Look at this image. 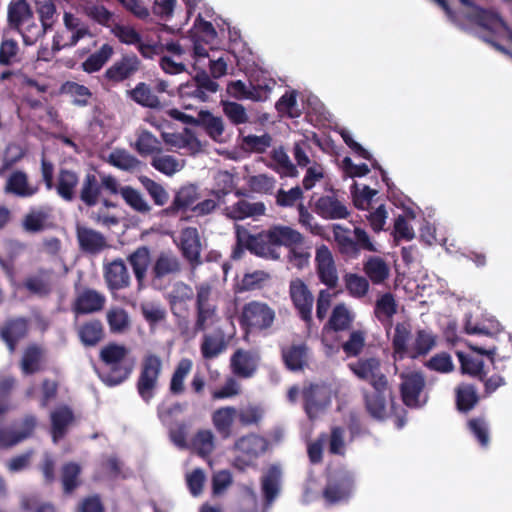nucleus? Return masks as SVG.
Instances as JSON below:
<instances>
[{"instance_id": "obj_1", "label": "nucleus", "mask_w": 512, "mask_h": 512, "mask_svg": "<svg viewBox=\"0 0 512 512\" xmlns=\"http://www.w3.org/2000/svg\"><path fill=\"white\" fill-rule=\"evenodd\" d=\"M352 374L360 381L367 383L371 390L363 389L362 397L366 412L377 421L386 420L390 413L395 417L398 429L407 422V411L396 405L392 386L380 358L375 356L359 357L347 364Z\"/></svg>"}, {"instance_id": "obj_2", "label": "nucleus", "mask_w": 512, "mask_h": 512, "mask_svg": "<svg viewBox=\"0 0 512 512\" xmlns=\"http://www.w3.org/2000/svg\"><path fill=\"white\" fill-rule=\"evenodd\" d=\"M126 260L132 269L138 290L146 287L149 268L150 284L158 290L164 288L165 279L174 277L182 271L181 261L172 251H162L152 261L151 250L146 245L138 246L127 255Z\"/></svg>"}, {"instance_id": "obj_3", "label": "nucleus", "mask_w": 512, "mask_h": 512, "mask_svg": "<svg viewBox=\"0 0 512 512\" xmlns=\"http://www.w3.org/2000/svg\"><path fill=\"white\" fill-rule=\"evenodd\" d=\"M195 318H182L181 336L192 339L204 332L218 317V292L209 282L195 285Z\"/></svg>"}, {"instance_id": "obj_4", "label": "nucleus", "mask_w": 512, "mask_h": 512, "mask_svg": "<svg viewBox=\"0 0 512 512\" xmlns=\"http://www.w3.org/2000/svg\"><path fill=\"white\" fill-rule=\"evenodd\" d=\"M249 252L256 256L277 260L280 257L281 246L300 245L304 241L303 235L289 226H273L258 234L249 233Z\"/></svg>"}, {"instance_id": "obj_5", "label": "nucleus", "mask_w": 512, "mask_h": 512, "mask_svg": "<svg viewBox=\"0 0 512 512\" xmlns=\"http://www.w3.org/2000/svg\"><path fill=\"white\" fill-rule=\"evenodd\" d=\"M129 349L122 344L110 342L99 351L101 366L95 371L99 379L108 387L124 383L132 374L134 365L126 362Z\"/></svg>"}, {"instance_id": "obj_6", "label": "nucleus", "mask_w": 512, "mask_h": 512, "mask_svg": "<svg viewBox=\"0 0 512 512\" xmlns=\"http://www.w3.org/2000/svg\"><path fill=\"white\" fill-rule=\"evenodd\" d=\"M332 232L339 253L346 258L356 259L362 250L369 252L377 251L368 233L360 227L354 228L353 237L351 230L340 224H334Z\"/></svg>"}, {"instance_id": "obj_7", "label": "nucleus", "mask_w": 512, "mask_h": 512, "mask_svg": "<svg viewBox=\"0 0 512 512\" xmlns=\"http://www.w3.org/2000/svg\"><path fill=\"white\" fill-rule=\"evenodd\" d=\"M103 191L111 195L118 194L119 183L117 179L110 174H102L98 177L94 173H87L81 182L77 198L86 207H94L100 203Z\"/></svg>"}, {"instance_id": "obj_8", "label": "nucleus", "mask_w": 512, "mask_h": 512, "mask_svg": "<svg viewBox=\"0 0 512 512\" xmlns=\"http://www.w3.org/2000/svg\"><path fill=\"white\" fill-rule=\"evenodd\" d=\"M275 317V310L266 302L252 300L243 305L238 320L243 330L252 333L271 328Z\"/></svg>"}, {"instance_id": "obj_9", "label": "nucleus", "mask_w": 512, "mask_h": 512, "mask_svg": "<svg viewBox=\"0 0 512 512\" xmlns=\"http://www.w3.org/2000/svg\"><path fill=\"white\" fill-rule=\"evenodd\" d=\"M161 373L162 360L160 356L154 353L146 354L140 364L136 389L141 399L147 404L156 394Z\"/></svg>"}, {"instance_id": "obj_10", "label": "nucleus", "mask_w": 512, "mask_h": 512, "mask_svg": "<svg viewBox=\"0 0 512 512\" xmlns=\"http://www.w3.org/2000/svg\"><path fill=\"white\" fill-rule=\"evenodd\" d=\"M63 24L65 29L71 34L67 36L64 32L60 31L55 33L52 40V50L55 52L75 47L81 39L92 36L88 25L71 12H64Z\"/></svg>"}, {"instance_id": "obj_11", "label": "nucleus", "mask_w": 512, "mask_h": 512, "mask_svg": "<svg viewBox=\"0 0 512 512\" xmlns=\"http://www.w3.org/2000/svg\"><path fill=\"white\" fill-rule=\"evenodd\" d=\"M289 296L301 320L310 325L312 323L314 296L301 278L290 281Z\"/></svg>"}, {"instance_id": "obj_12", "label": "nucleus", "mask_w": 512, "mask_h": 512, "mask_svg": "<svg viewBox=\"0 0 512 512\" xmlns=\"http://www.w3.org/2000/svg\"><path fill=\"white\" fill-rule=\"evenodd\" d=\"M315 271L318 280L321 284L325 285L327 289H334L338 286L339 275L337 266L332 252L324 244L316 249Z\"/></svg>"}, {"instance_id": "obj_13", "label": "nucleus", "mask_w": 512, "mask_h": 512, "mask_svg": "<svg viewBox=\"0 0 512 512\" xmlns=\"http://www.w3.org/2000/svg\"><path fill=\"white\" fill-rule=\"evenodd\" d=\"M194 297L192 287L185 282L175 284L171 293L167 297L172 315L175 318V324L181 334L182 318H187L189 314L188 302Z\"/></svg>"}, {"instance_id": "obj_14", "label": "nucleus", "mask_w": 512, "mask_h": 512, "mask_svg": "<svg viewBox=\"0 0 512 512\" xmlns=\"http://www.w3.org/2000/svg\"><path fill=\"white\" fill-rule=\"evenodd\" d=\"M400 395L402 402L409 408L421 407L420 395L425 387V378L421 372H403L400 374Z\"/></svg>"}, {"instance_id": "obj_15", "label": "nucleus", "mask_w": 512, "mask_h": 512, "mask_svg": "<svg viewBox=\"0 0 512 512\" xmlns=\"http://www.w3.org/2000/svg\"><path fill=\"white\" fill-rule=\"evenodd\" d=\"M140 68L141 61L135 54H125L106 69L103 79L116 85L131 79Z\"/></svg>"}, {"instance_id": "obj_16", "label": "nucleus", "mask_w": 512, "mask_h": 512, "mask_svg": "<svg viewBox=\"0 0 512 512\" xmlns=\"http://www.w3.org/2000/svg\"><path fill=\"white\" fill-rule=\"evenodd\" d=\"M179 250L192 270L203 264L201 258L202 244L197 228L186 227L181 231Z\"/></svg>"}, {"instance_id": "obj_17", "label": "nucleus", "mask_w": 512, "mask_h": 512, "mask_svg": "<svg viewBox=\"0 0 512 512\" xmlns=\"http://www.w3.org/2000/svg\"><path fill=\"white\" fill-rule=\"evenodd\" d=\"M30 322L26 317L8 318L0 328V338L8 350L15 352L18 343L29 334Z\"/></svg>"}, {"instance_id": "obj_18", "label": "nucleus", "mask_w": 512, "mask_h": 512, "mask_svg": "<svg viewBox=\"0 0 512 512\" xmlns=\"http://www.w3.org/2000/svg\"><path fill=\"white\" fill-rule=\"evenodd\" d=\"M304 410L309 419L317 417L329 403V394L324 385L308 383L301 391Z\"/></svg>"}, {"instance_id": "obj_19", "label": "nucleus", "mask_w": 512, "mask_h": 512, "mask_svg": "<svg viewBox=\"0 0 512 512\" xmlns=\"http://www.w3.org/2000/svg\"><path fill=\"white\" fill-rule=\"evenodd\" d=\"M103 277L107 288L112 292L126 289L131 284L130 273L122 258L104 263Z\"/></svg>"}, {"instance_id": "obj_20", "label": "nucleus", "mask_w": 512, "mask_h": 512, "mask_svg": "<svg viewBox=\"0 0 512 512\" xmlns=\"http://www.w3.org/2000/svg\"><path fill=\"white\" fill-rule=\"evenodd\" d=\"M354 480L348 473L339 474L330 479L323 490V498L329 505L347 500L352 492Z\"/></svg>"}, {"instance_id": "obj_21", "label": "nucleus", "mask_w": 512, "mask_h": 512, "mask_svg": "<svg viewBox=\"0 0 512 512\" xmlns=\"http://www.w3.org/2000/svg\"><path fill=\"white\" fill-rule=\"evenodd\" d=\"M231 336L227 335L220 327L203 335L200 352L205 360H212L224 353L230 343Z\"/></svg>"}, {"instance_id": "obj_22", "label": "nucleus", "mask_w": 512, "mask_h": 512, "mask_svg": "<svg viewBox=\"0 0 512 512\" xmlns=\"http://www.w3.org/2000/svg\"><path fill=\"white\" fill-rule=\"evenodd\" d=\"M105 296L92 288H84L77 293L72 311L76 315H87L101 311L105 306Z\"/></svg>"}, {"instance_id": "obj_23", "label": "nucleus", "mask_w": 512, "mask_h": 512, "mask_svg": "<svg viewBox=\"0 0 512 512\" xmlns=\"http://www.w3.org/2000/svg\"><path fill=\"white\" fill-rule=\"evenodd\" d=\"M80 183L79 174L67 168H60L56 180L55 189L57 195L66 202H73L77 199L78 191L77 187Z\"/></svg>"}, {"instance_id": "obj_24", "label": "nucleus", "mask_w": 512, "mask_h": 512, "mask_svg": "<svg viewBox=\"0 0 512 512\" xmlns=\"http://www.w3.org/2000/svg\"><path fill=\"white\" fill-rule=\"evenodd\" d=\"M259 356L256 352L237 349L231 356L230 366L234 375L250 378L258 367Z\"/></svg>"}, {"instance_id": "obj_25", "label": "nucleus", "mask_w": 512, "mask_h": 512, "mask_svg": "<svg viewBox=\"0 0 512 512\" xmlns=\"http://www.w3.org/2000/svg\"><path fill=\"white\" fill-rule=\"evenodd\" d=\"M266 212V206L263 202H249L241 199L236 203L226 206L223 214L231 220L241 221L246 218H257L263 216Z\"/></svg>"}, {"instance_id": "obj_26", "label": "nucleus", "mask_w": 512, "mask_h": 512, "mask_svg": "<svg viewBox=\"0 0 512 512\" xmlns=\"http://www.w3.org/2000/svg\"><path fill=\"white\" fill-rule=\"evenodd\" d=\"M76 237L80 249L89 254H98L109 247L105 236L92 228L78 225Z\"/></svg>"}, {"instance_id": "obj_27", "label": "nucleus", "mask_w": 512, "mask_h": 512, "mask_svg": "<svg viewBox=\"0 0 512 512\" xmlns=\"http://www.w3.org/2000/svg\"><path fill=\"white\" fill-rule=\"evenodd\" d=\"M315 213L323 219L335 220L346 219L350 212L347 206L335 196H321L315 203Z\"/></svg>"}, {"instance_id": "obj_28", "label": "nucleus", "mask_w": 512, "mask_h": 512, "mask_svg": "<svg viewBox=\"0 0 512 512\" xmlns=\"http://www.w3.org/2000/svg\"><path fill=\"white\" fill-rule=\"evenodd\" d=\"M199 198L198 188L194 184L184 185L175 193L170 206L162 210L165 216H176L179 211L191 207Z\"/></svg>"}, {"instance_id": "obj_29", "label": "nucleus", "mask_w": 512, "mask_h": 512, "mask_svg": "<svg viewBox=\"0 0 512 512\" xmlns=\"http://www.w3.org/2000/svg\"><path fill=\"white\" fill-rule=\"evenodd\" d=\"M36 427V418L32 415L26 416L22 421L20 431H13L9 428L0 427V447L10 448L23 440L29 438Z\"/></svg>"}, {"instance_id": "obj_30", "label": "nucleus", "mask_w": 512, "mask_h": 512, "mask_svg": "<svg viewBox=\"0 0 512 512\" xmlns=\"http://www.w3.org/2000/svg\"><path fill=\"white\" fill-rule=\"evenodd\" d=\"M33 10L27 0H11L7 9V22L10 29L20 31L21 27L32 21Z\"/></svg>"}, {"instance_id": "obj_31", "label": "nucleus", "mask_w": 512, "mask_h": 512, "mask_svg": "<svg viewBox=\"0 0 512 512\" xmlns=\"http://www.w3.org/2000/svg\"><path fill=\"white\" fill-rule=\"evenodd\" d=\"M77 336L85 347H94L105 337V329L100 319H89L76 327Z\"/></svg>"}, {"instance_id": "obj_32", "label": "nucleus", "mask_w": 512, "mask_h": 512, "mask_svg": "<svg viewBox=\"0 0 512 512\" xmlns=\"http://www.w3.org/2000/svg\"><path fill=\"white\" fill-rule=\"evenodd\" d=\"M237 417V408L224 406L216 409L211 416L212 424L222 439L232 436V428Z\"/></svg>"}, {"instance_id": "obj_33", "label": "nucleus", "mask_w": 512, "mask_h": 512, "mask_svg": "<svg viewBox=\"0 0 512 512\" xmlns=\"http://www.w3.org/2000/svg\"><path fill=\"white\" fill-rule=\"evenodd\" d=\"M281 469L271 465L261 478V490L265 506H271L280 492Z\"/></svg>"}, {"instance_id": "obj_34", "label": "nucleus", "mask_w": 512, "mask_h": 512, "mask_svg": "<svg viewBox=\"0 0 512 512\" xmlns=\"http://www.w3.org/2000/svg\"><path fill=\"white\" fill-rule=\"evenodd\" d=\"M354 314L345 303H338L332 309L331 315L323 327L324 331L341 332L351 328Z\"/></svg>"}, {"instance_id": "obj_35", "label": "nucleus", "mask_w": 512, "mask_h": 512, "mask_svg": "<svg viewBox=\"0 0 512 512\" xmlns=\"http://www.w3.org/2000/svg\"><path fill=\"white\" fill-rule=\"evenodd\" d=\"M52 209L48 206L31 208L22 220V227L26 232L39 233L48 226Z\"/></svg>"}, {"instance_id": "obj_36", "label": "nucleus", "mask_w": 512, "mask_h": 512, "mask_svg": "<svg viewBox=\"0 0 512 512\" xmlns=\"http://www.w3.org/2000/svg\"><path fill=\"white\" fill-rule=\"evenodd\" d=\"M45 350L42 346L32 343L23 352L20 368L24 375H33L42 370Z\"/></svg>"}, {"instance_id": "obj_37", "label": "nucleus", "mask_w": 512, "mask_h": 512, "mask_svg": "<svg viewBox=\"0 0 512 512\" xmlns=\"http://www.w3.org/2000/svg\"><path fill=\"white\" fill-rule=\"evenodd\" d=\"M50 419L51 434L53 441L56 443L65 436L69 425L74 421V414L68 406H61L51 413Z\"/></svg>"}, {"instance_id": "obj_38", "label": "nucleus", "mask_w": 512, "mask_h": 512, "mask_svg": "<svg viewBox=\"0 0 512 512\" xmlns=\"http://www.w3.org/2000/svg\"><path fill=\"white\" fill-rule=\"evenodd\" d=\"M193 125L202 127L206 134L216 142L221 141L225 130L223 119L208 110H201L197 120H193Z\"/></svg>"}, {"instance_id": "obj_39", "label": "nucleus", "mask_w": 512, "mask_h": 512, "mask_svg": "<svg viewBox=\"0 0 512 512\" xmlns=\"http://www.w3.org/2000/svg\"><path fill=\"white\" fill-rule=\"evenodd\" d=\"M81 473L82 468L76 462L70 461L62 465L60 480L64 495H72L81 486Z\"/></svg>"}, {"instance_id": "obj_40", "label": "nucleus", "mask_w": 512, "mask_h": 512, "mask_svg": "<svg viewBox=\"0 0 512 512\" xmlns=\"http://www.w3.org/2000/svg\"><path fill=\"white\" fill-rule=\"evenodd\" d=\"M267 446V440L256 434L243 436L235 442V448L250 460L263 454L267 450Z\"/></svg>"}, {"instance_id": "obj_41", "label": "nucleus", "mask_w": 512, "mask_h": 512, "mask_svg": "<svg viewBox=\"0 0 512 512\" xmlns=\"http://www.w3.org/2000/svg\"><path fill=\"white\" fill-rule=\"evenodd\" d=\"M480 397L475 385L460 383L455 388V404L461 413H468L478 404Z\"/></svg>"}, {"instance_id": "obj_42", "label": "nucleus", "mask_w": 512, "mask_h": 512, "mask_svg": "<svg viewBox=\"0 0 512 512\" xmlns=\"http://www.w3.org/2000/svg\"><path fill=\"white\" fill-rule=\"evenodd\" d=\"M411 326L407 322L397 323L392 338V348L394 359L402 360L409 357L410 348L408 342L411 339Z\"/></svg>"}, {"instance_id": "obj_43", "label": "nucleus", "mask_w": 512, "mask_h": 512, "mask_svg": "<svg viewBox=\"0 0 512 512\" xmlns=\"http://www.w3.org/2000/svg\"><path fill=\"white\" fill-rule=\"evenodd\" d=\"M363 271L375 285L383 283L390 274L388 264L379 256H370L363 264Z\"/></svg>"}, {"instance_id": "obj_44", "label": "nucleus", "mask_w": 512, "mask_h": 512, "mask_svg": "<svg viewBox=\"0 0 512 512\" xmlns=\"http://www.w3.org/2000/svg\"><path fill=\"white\" fill-rule=\"evenodd\" d=\"M470 9L471 11L468 13L467 18L478 26L489 31H493L497 26H504L501 17L492 10L482 8L478 5Z\"/></svg>"}, {"instance_id": "obj_45", "label": "nucleus", "mask_w": 512, "mask_h": 512, "mask_svg": "<svg viewBox=\"0 0 512 512\" xmlns=\"http://www.w3.org/2000/svg\"><path fill=\"white\" fill-rule=\"evenodd\" d=\"M128 96L142 107L151 109H157L161 107V102L158 96L145 82H139L136 84L133 89L128 91Z\"/></svg>"}, {"instance_id": "obj_46", "label": "nucleus", "mask_w": 512, "mask_h": 512, "mask_svg": "<svg viewBox=\"0 0 512 512\" xmlns=\"http://www.w3.org/2000/svg\"><path fill=\"white\" fill-rule=\"evenodd\" d=\"M113 54V47L110 44L105 43L99 48V50L92 53L84 62H82L81 68L84 72L89 74L98 72L109 61Z\"/></svg>"}, {"instance_id": "obj_47", "label": "nucleus", "mask_w": 512, "mask_h": 512, "mask_svg": "<svg viewBox=\"0 0 512 512\" xmlns=\"http://www.w3.org/2000/svg\"><path fill=\"white\" fill-rule=\"evenodd\" d=\"M457 356L463 374L477 378L480 381L485 380L487 372L484 370V361L481 358L463 352H459Z\"/></svg>"}, {"instance_id": "obj_48", "label": "nucleus", "mask_w": 512, "mask_h": 512, "mask_svg": "<svg viewBox=\"0 0 512 512\" xmlns=\"http://www.w3.org/2000/svg\"><path fill=\"white\" fill-rule=\"evenodd\" d=\"M134 149L141 156L159 154L162 152L160 140L148 130H141L134 145Z\"/></svg>"}, {"instance_id": "obj_49", "label": "nucleus", "mask_w": 512, "mask_h": 512, "mask_svg": "<svg viewBox=\"0 0 512 512\" xmlns=\"http://www.w3.org/2000/svg\"><path fill=\"white\" fill-rule=\"evenodd\" d=\"M84 14L93 22L107 28H112L115 22L114 13L100 3H87L83 8Z\"/></svg>"}, {"instance_id": "obj_50", "label": "nucleus", "mask_w": 512, "mask_h": 512, "mask_svg": "<svg viewBox=\"0 0 512 512\" xmlns=\"http://www.w3.org/2000/svg\"><path fill=\"white\" fill-rule=\"evenodd\" d=\"M20 47L18 42L9 37V32L4 31L0 42V65L11 66L19 62Z\"/></svg>"}, {"instance_id": "obj_51", "label": "nucleus", "mask_w": 512, "mask_h": 512, "mask_svg": "<svg viewBox=\"0 0 512 512\" xmlns=\"http://www.w3.org/2000/svg\"><path fill=\"white\" fill-rule=\"evenodd\" d=\"M192 361L188 358H182L175 367L172 374L169 390L173 395H181L185 391L184 381L192 369Z\"/></svg>"}, {"instance_id": "obj_52", "label": "nucleus", "mask_w": 512, "mask_h": 512, "mask_svg": "<svg viewBox=\"0 0 512 512\" xmlns=\"http://www.w3.org/2000/svg\"><path fill=\"white\" fill-rule=\"evenodd\" d=\"M374 313L381 323L387 321L391 324L393 316L397 313V303L394 295L390 292L381 295L375 303Z\"/></svg>"}, {"instance_id": "obj_53", "label": "nucleus", "mask_w": 512, "mask_h": 512, "mask_svg": "<svg viewBox=\"0 0 512 512\" xmlns=\"http://www.w3.org/2000/svg\"><path fill=\"white\" fill-rule=\"evenodd\" d=\"M138 180L156 206L163 207L168 203L169 193L162 184L145 175L139 176Z\"/></svg>"}, {"instance_id": "obj_54", "label": "nucleus", "mask_w": 512, "mask_h": 512, "mask_svg": "<svg viewBox=\"0 0 512 512\" xmlns=\"http://www.w3.org/2000/svg\"><path fill=\"white\" fill-rule=\"evenodd\" d=\"M118 193L121 194L126 204L134 211L141 214H148L151 212L152 207L137 189L131 186H124L119 189Z\"/></svg>"}, {"instance_id": "obj_55", "label": "nucleus", "mask_w": 512, "mask_h": 512, "mask_svg": "<svg viewBox=\"0 0 512 512\" xmlns=\"http://www.w3.org/2000/svg\"><path fill=\"white\" fill-rule=\"evenodd\" d=\"M35 10L40 23H42L46 29L52 31L59 16L54 1L35 0Z\"/></svg>"}, {"instance_id": "obj_56", "label": "nucleus", "mask_w": 512, "mask_h": 512, "mask_svg": "<svg viewBox=\"0 0 512 512\" xmlns=\"http://www.w3.org/2000/svg\"><path fill=\"white\" fill-rule=\"evenodd\" d=\"M435 344V337L431 332L424 329L418 330L415 340L410 347L409 357L415 359L419 356H424L430 352Z\"/></svg>"}, {"instance_id": "obj_57", "label": "nucleus", "mask_w": 512, "mask_h": 512, "mask_svg": "<svg viewBox=\"0 0 512 512\" xmlns=\"http://www.w3.org/2000/svg\"><path fill=\"white\" fill-rule=\"evenodd\" d=\"M61 90L63 93L70 95L73 98V105L78 107L87 106L92 97V92L88 87L72 81L65 82Z\"/></svg>"}, {"instance_id": "obj_58", "label": "nucleus", "mask_w": 512, "mask_h": 512, "mask_svg": "<svg viewBox=\"0 0 512 512\" xmlns=\"http://www.w3.org/2000/svg\"><path fill=\"white\" fill-rule=\"evenodd\" d=\"M7 190L21 197H29L37 192V188L28 186L27 175L22 171L13 172L7 181Z\"/></svg>"}, {"instance_id": "obj_59", "label": "nucleus", "mask_w": 512, "mask_h": 512, "mask_svg": "<svg viewBox=\"0 0 512 512\" xmlns=\"http://www.w3.org/2000/svg\"><path fill=\"white\" fill-rule=\"evenodd\" d=\"M235 189L234 176L228 171H220L215 177V187L210 195L218 201H224L225 197Z\"/></svg>"}, {"instance_id": "obj_60", "label": "nucleus", "mask_w": 512, "mask_h": 512, "mask_svg": "<svg viewBox=\"0 0 512 512\" xmlns=\"http://www.w3.org/2000/svg\"><path fill=\"white\" fill-rule=\"evenodd\" d=\"M192 447L200 457H209L215 448L211 430H199L192 440Z\"/></svg>"}, {"instance_id": "obj_61", "label": "nucleus", "mask_w": 512, "mask_h": 512, "mask_svg": "<svg viewBox=\"0 0 512 512\" xmlns=\"http://www.w3.org/2000/svg\"><path fill=\"white\" fill-rule=\"evenodd\" d=\"M307 348L305 345H292L286 350H283V359L286 366L292 370L297 371L303 368L306 358Z\"/></svg>"}, {"instance_id": "obj_62", "label": "nucleus", "mask_w": 512, "mask_h": 512, "mask_svg": "<svg viewBox=\"0 0 512 512\" xmlns=\"http://www.w3.org/2000/svg\"><path fill=\"white\" fill-rule=\"evenodd\" d=\"M107 323L111 333L121 334L130 326L129 315L123 308H111L107 312Z\"/></svg>"}, {"instance_id": "obj_63", "label": "nucleus", "mask_w": 512, "mask_h": 512, "mask_svg": "<svg viewBox=\"0 0 512 512\" xmlns=\"http://www.w3.org/2000/svg\"><path fill=\"white\" fill-rule=\"evenodd\" d=\"M151 166L160 173L172 176L181 169L177 158L172 155L155 154L151 159Z\"/></svg>"}, {"instance_id": "obj_64", "label": "nucleus", "mask_w": 512, "mask_h": 512, "mask_svg": "<svg viewBox=\"0 0 512 512\" xmlns=\"http://www.w3.org/2000/svg\"><path fill=\"white\" fill-rule=\"evenodd\" d=\"M344 282L349 295L354 298L364 297L369 290V281L356 273H347Z\"/></svg>"}]
</instances>
